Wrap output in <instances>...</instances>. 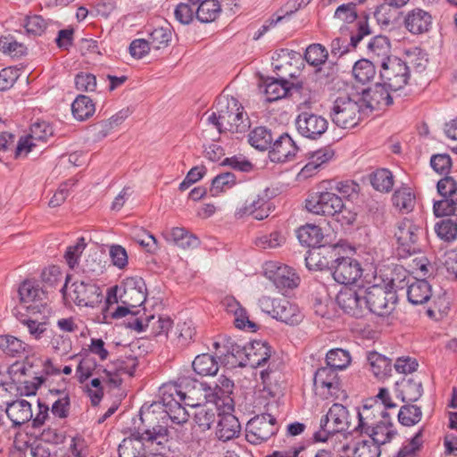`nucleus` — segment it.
<instances>
[{
	"label": "nucleus",
	"instance_id": "nucleus-44",
	"mask_svg": "<svg viewBox=\"0 0 457 457\" xmlns=\"http://www.w3.org/2000/svg\"><path fill=\"white\" fill-rule=\"evenodd\" d=\"M194 371L201 376H214L219 370L216 359L209 353L197 355L192 362Z\"/></svg>",
	"mask_w": 457,
	"mask_h": 457
},
{
	"label": "nucleus",
	"instance_id": "nucleus-18",
	"mask_svg": "<svg viewBox=\"0 0 457 457\" xmlns=\"http://www.w3.org/2000/svg\"><path fill=\"white\" fill-rule=\"evenodd\" d=\"M53 134L54 129L48 122L41 120L33 123L29 134L20 138L15 148V158L21 154L27 155L36 145V142H46Z\"/></svg>",
	"mask_w": 457,
	"mask_h": 457
},
{
	"label": "nucleus",
	"instance_id": "nucleus-22",
	"mask_svg": "<svg viewBox=\"0 0 457 457\" xmlns=\"http://www.w3.org/2000/svg\"><path fill=\"white\" fill-rule=\"evenodd\" d=\"M298 152V147L292 137L284 133L271 145L269 156L273 162H287L292 161Z\"/></svg>",
	"mask_w": 457,
	"mask_h": 457
},
{
	"label": "nucleus",
	"instance_id": "nucleus-38",
	"mask_svg": "<svg viewBox=\"0 0 457 457\" xmlns=\"http://www.w3.org/2000/svg\"><path fill=\"white\" fill-rule=\"evenodd\" d=\"M367 360L371 372L378 379L383 380L391 376V359L378 352H370L368 353Z\"/></svg>",
	"mask_w": 457,
	"mask_h": 457
},
{
	"label": "nucleus",
	"instance_id": "nucleus-41",
	"mask_svg": "<svg viewBox=\"0 0 457 457\" xmlns=\"http://www.w3.org/2000/svg\"><path fill=\"white\" fill-rule=\"evenodd\" d=\"M0 349L12 357H22L31 352L28 344L11 335L0 336Z\"/></svg>",
	"mask_w": 457,
	"mask_h": 457
},
{
	"label": "nucleus",
	"instance_id": "nucleus-32",
	"mask_svg": "<svg viewBox=\"0 0 457 457\" xmlns=\"http://www.w3.org/2000/svg\"><path fill=\"white\" fill-rule=\"evenodd\" d=\"M241 431V425L237 418L231 413L220 415L216 436L219 440L227 442L237 437Z\"/></svg>",
	"mask_w": 457,
	"mask_h": 457
},
{
	"label": "nucleus",
	"instance_id": "nucleus-4",
	"mask_svg": "<svg viewBox=\"0 0 457 457\" xmlns=\"http://www.w3.org/2000/svg\"><path fill=\"white\" fill-rule=\"evenodd\" d=\"M169 430L166 426L157 424L143 432L136 430L120 444L119 457H145L149 445H162L168 441Z\"/></svg>",
	"mask_w": 457,
	"mask_h": 457
},
{
	"label": "nucleus",
	"instance_id": "nucleus-27",
	"mask_svg": "<svg viewBox=\"0 0 457 457\" xmlns=\"http://www.w3.org/2000/svg\"><path fill=\"white\" fill-rule=\"evenodd\" d=\"M246 355V366L258 368L270 360L271 348L266 341L253 340L248 344Z\"/></svg>",
	"mask_w": 457,
	"mask_h": 457
},
{
	"label": "nucleus",
	"instance_id": "nucleus-49",
	"mask_svg": "<svg viewBox=\"0 0 457 457\" xmlns=\"http://www.w3.org/2000/svg\"><path fill=\"white\" fill-rule=\"evenodd\" d=\"M370 184L379 192H389L394 186V177L387 169H378L370 175Z\"/></svg>",
	"mask_w": 457,
	"mask_h": 457
},
{
	"label": "nucleus",
	"instance_id": "nucleus-34",
	"mask_svg": "<svg viewBox=\"0 0 457 457\" xmlns=\"http://www.w3.org/2000/svg\"><path fill=\"white\" fill-rule=\"evenodd\" d=\"M366 435L380 447L381 445L391 442L397 435V431L390 420V416L388 415V418H383L377 425L370 429L369 433Z\"/></svg>",
	"mask_w": 457,
	"mask_h": 457
},
{
	"label": "nucleus",
	"instance_id": "nucleus-64",
	"mask_svg": "<svg viewBox=\"0 0 457 457\" xmlns=\"http://www.w3.org/2000/svg\"><path fill=\"white\" fill-rule=\"evenodd\" d=\"M130 114V110L129 108H126L119 111L117 113L112 115L109 120L102 121L100 123V126L102 128L101 133H103V136H107L109 131L120 125Z\"/></svg>",
	"mask_w": 457,
	"mask_h": 457
},
{
	"label": "nucleus",
	"instance_id": "nucleus-36",
	"mask_svg": "<svg viewBox=\"0 0 457 457\" xmlns=\"http://www.w3.org/2000/svg\"><path fill=\"white\" fill-rule=\"evenodd\" d=\"M48 400H53L51 412L59 419H66L70 414L71 398L67 390L50 389Z\"/></svg>",
	"mask_w": 457,
	"mask_h": 457
},
{
	"label": "nucleus",
	"instance_id": "nucleus-62",
	"mask_svg": "<svg viewBox=\"0 0 457 457\" xmlns=\"http://www.w3.org/2000/svg\"><path fill=\"white\" fill-rule=\"evenodd\" d=\"M285 242V237L278 231L262 235L256 237L254 243L262 249H273L280 246Z\"/></svg>",
	"mask_w": 457,
	"mask_h": 457
},
{
	"label": "nucleus",
	"instance_id": "nucleus-56",
	"mask_svg": "<svg viewBox=\"0 0 457 457\" xmlns=\"http://www.w3.org/2000/svg\"><path fill=\"white\" fill-rule=\"evenodd\" d=\"M422 436H423V428H420L392 457H415L416 453L422 446V444H423Z\"/></svg>",
	"mask_w": 457,
	"mask_h": 457
},
{
	"label": "nucleus",
	"instance_id": "nucleus-15",
	"mask_svg": "<svg viewBox=\"0 0 457 457\" xmlns=\"http://www.w3.org/2000/svg\"><path fill=\"white\" fill-rule=\"evenodd\" d=\"M329 270L335 281L342 285L354 283L362 275L360 262L354 258L343 256L333 260Z\"/></svg>",
	"mask_w": 457,
	"mask_h": 457
},
{
	"label": "nucleus",
	"instance_id": "nucleus-16",
	"mask_svg": "<svg viewBox=\"0 0 457 457\" xmlns=\"http://www.w3.org/2000/svg\"><path fill=\"white\" fill-rule=\"evenodd\" d=\"M308 212L325 216H334L343 208L342 197L332 192H320L310 195L305 201Z\"/></svg>",
	"mask_w": 457,
	"mask_h": 457
},
{
	"label": "nucleus",
	"instance_id": "nucleus-55",
	"mask_svg": "<svg viewBox=\"0 0 457 457\" xmlns=\"http://www.w3.org/2000/svg\"><path fill=\"white\" fill-rule=\"evenodd\" d=\"M328 52L327 48L320 44L310 45L304 53V59L308 64L318 67L323 64L328 59Z\"/></svg>",
	"mask_w": 457,
	"mask_h": 457
},
{
	"label": "nucleus",
	"instance_id": "nucleus-63",
	"mask_svg": "<svg viewBox=\"0 0 457 457\" xmlns=\"http://www.w3.org/2000/svg\"><path fill=\"white\" fill-rule=\"evenodd\" d=\"M334 18L341 21L352 23L357 19L356 3L351 2L337 6Z\"/></svg>",
	"mask_w": 457,
	"mask_h": 457
},
{
	"label": "nucleus",
	"instance_id": "nucleus-43",
	"mask_svg": "<svg viewBox=\"0 0 457 457\" xmlns=\"http://www.w3.org/2000/svg\"><path fill=\"white\" fill-rule=\"evenodd\" d=\"M212 386L200 382L184 400V403L190 407H200L205 403H214L215 397L212 393Z\"/></svg>",
	"mask_w": 457,
	"mask_h": 457
},
{
	"label": "nucleus",
	"instance_id": "nucleus-57",
	"mask_svg": "<svg viewBox=\"0 0 457 457\" xmlns=\"http://www.w3.org/2000/svg\"><path fill=\"white\" fill-rule=\"evenodd\" d=\"M236 184L237 179L234 173H220L212 179L211 191L212 192V195H216L220 192L233 187Z\"/></svg>",
	"mask_w": 457,
	"mask_h": 457
},
{
	"label": "nucleus",
	"instance_id": "nucleus-58",
	"mask_svg": "<svg viewBox=\"0 0 457 457\" xmlns=\"http://www.w3.org/2000/svg\"><path fill=\"white\" fill-rule=\"evenodd\" d=\"M87 243L83 237L77 239L76 243L69 245L64 253V259L71 269H74L78 264L79 258L86 249Z\"/></svg>",
	"mask_w": 457,
	"mask_h": 457
},
{
	"label": "nucleus",
	"instance_id": "nucleus-28",
	"mask_svg": "<svg viewBox=\"0 0 457 457\" xmlns=\"http://www.w3.org/2000/svg\"><path fill=\"white\" fill-rule=\"evenodd\" d=\"M264 94L268 102H274L288 96L291 90L298 89L301 86L289 83L286 79L269 78L264 82Z\"/></svg>",
	"mask_w": 457,
	"mask_h": 457
},
{
	"label": "nucleus",
	"instance_id": "nucleus-59",
	"mask_svg": "<svg viewBox=\"0 0 457 457\" xmlns=\"http://www.w3.org/2000/svg\"><path fill=\"white\" fill-rule=\"evenodd\" d=\"M0 51L12 57H19L26 54V47L8 35L0 37Z\"/></svg>",
	"mask_w": 457,
	"mask_h": 457
},
{
	"label": "nucleus",
	"instance_id": "nucleus-3",
	"mask_svg": "<svg viewBox=\"0 0 457 457\" xmlns=\"http://www.w3.org/2000/svg\"><path fill=\"white\" fill-rule=\"evenodd\" d=\"M216 108L217 112L208 117V121L220 133H243L250 127L247 114L237 98L231 96L220 99Z\"/></svg>",
	"mask_w": 457,
	"mask_h": 457
},
{
	"label": "nucleus",
	"instance_id": "nucleus-37",
	"mask_svg": "<svg viewBox=\"0 0 457 457\" xmlns=\"http://www.w3.org/2000/svg\"><path fill=\"white\" fill-rule=\"evenodd\" d=\"M408 301L413 305L423 304L427 303L431 295V286L426 279H415L407 287Z\"/></svg>",
	"mask_w": 457,
	"mask_h": 457
},
{
	"label": "nucleus",
	"instance_id": "nucleus-26",
	"mask_svg": "<svg viewBox=\"0 0 457 457\" xmlns=\"http://www.w3.org/2000/svg\"><path fill=\"white\" fill-rule=\"evenodd\" d=\"M13 372L12 376V383L9 385V389H15L18 394L21 395H36L38 387L43 384L45 378L43 377H34L33 380H26L21 379V376H25L26 368L21 367L16 370H12L11 373Z\"/></svg>",
	"mask_w": 457,
	"mask_h": 457
},
{
	"label": "nucleus",
	"instance_id": "nucleus-48",
	"mask_svg": "<svg viewBox=\"0 0 457 457\" xmlns=\"http://www.w3.org/2000/svg\"><path fill=\"white\" fill-rule=\"evenodd\" d=\"M375 63L368 59L357 61L353 67L354 79L361 84H366L372 80L376 75Z\"/></svg>",
	"mask_w": 457,
	"mask_h": 457
},
{
	"label": "nucleus",
	"instance_id": "nucleus-33",
	"mask_svg": "<svg viewBox=\"0 0 457 457\" xmlns=\"http://www.w3.org/2000/svg\"><path fill=\"white\" fill-rule=\"evenodd\" d=\"M390 52L391 44L386 36L378 35L372 37L367 46L368 56L378 65L393 57L390 56Z\"/></svg>",
	"mask_w": 457,
	"mask_h": 457
},
{
	"label": "nucleus",
	"instance_id": "nucleus-54",
	"mask_svg": "<svg viewBox=\"0 0 457 457\" xmlns=\"http://www.w3.org/2000/svg\"><path fill=\"white\" fill-rule=\"evenodd\" d=\"M327 365L336 371L345 369L351 362L350 353L343 349L337 348L328 352L326 355Z\"/></svg>",
	"mask_w": 457,
	"mask_h": 457
},
{
	"label": "nucleus",
	"instance_id": "nucleus-39",
	"mask_svg": "<svg viewBox=\"0 0 457 457\" xmlns=\"http://www.w3.org/2000/svg\"><path fill=\"white\" fill-rule=\"evenodd\" d=\"M296 236L302 245L312 248L322 246L324 236L317 225L307 223L300 227L296 230Z\"/></svg>",
	"mask_w": 457,
	"mask_h": 457
},
{
	"label": "nucleus",
	"instance_id": "nucleus-40",
	"mask_svg": "<svg viewBox=\"0 0 457 457\" xmlns=\"http://www.w3.org/2000/svg\"><path fill=\"white\" fill-rule=\"evenodd\" d=\"M275 319L288 324L296 325L302 320L298 307L285 298H278L276 305Z\"/></svg>",
	"mask_w": 457,
	"mask_h": 457
},
{
	"label": "nucleus",
	"instance_id": "nucleus-10",
	"mask_svg": "<svg viewBox=\"0 0 457 457\" xmlns=\"http://www.w3.org/2000/svg\"><path fill=\"white\" fill-rule=\"evenodd\" d=\"M278 431L275 417L270 413H262L252 418L246 424L245 439L252 445H261Z\"/></svg>",
	"mask_w": 457,
	"mask_h": 457
},
{
	"label": "nucleus",
	"instance_id": "nucleus-17",
	"mask_svg": "<svg viewBox=\"0 0 457 457\" xmlns=\"http://www.w3.org/2000/svg\"><path fill=\"white\" fill-rule=\"evenodd\" d=\"M295 126L301 136L316 140L328 130V122L327 119L321 115L310 112H303L297 115Z\"/></svg>",
	"mask_w": 457,
	"mask_h": 457
},
{
	"label": "nucleus",
	"instance_id": "nucleus-29",
	"mask_svg": "<svg viewBox=\"0 0 457 457\" xmlns=\"http://www.w3.org/2000/svg\"><path fill=\"white\" fill-rule=\"evenodd\" d=\"M162 235L166 241L183 249L196 248L200 245L199 238L185 228L175 227L166 230Z\"/></svg>",
	"mask_w": 457,
	"mask_h": 457
},
{
	"label": "nucleus",
	"instance_id": "nucleus-1",
	"mask_svg": "<svg viewBox=\"0 0 457 457\" xmlns=\"http://www.w3.org/2000/svg\"><path fill=\"white\" fill-rule=\"evenodd\" d=\"M119 292V300L122 305L112 312L113 319L127 317V327L138 333L145 331L154 315H147L141 308L146 300V286L140 277L127 278L120 287H115Z\"/></svg>",
	"mask_w": 457,
	"mask_h": 457
},
{
	"label": "nucleus",
	"instance_id": "nucleus-25",
	"mask_svg": "<svg viewBox=\"0 0 457 457\" xmlns=\"http://www.w3.org/2000/svg\"><path fill=\"white\" fill-rule=\"evenodd\" d=\"M213 347L216 350L222 348L219 351L220 356L232 357L235 359L234 363L242 367L246 366L248 344L243 345L231 338H223L222 342H214Z\"/></svg>",
	"mask_w": 457,
	"mask_h": 457
},
{
	"label": "nucleus",
	"instance_id": "nucleus-47",
	"mask_svg": "<svg viewBox=\"0 0 457 457\" xmlns=\"http://www.w3.org/2000/svg\"><path fill=\"white\" fill-rule=\"evenodd\" d=\"M221 11L218 0H204L195 10L196 19L203 23H209L216 20Z\"/></svg>",
	"mask_w": 457,
	"mask_h": 457
},
{
	"label": "nucleus",
	"instance_id": "nucleus-11",
	"mask_svg": "<svg viewBox=\"0 0 457 457\" xmlns=\"http://www.w3.org/2000/svg\"><path fill=\"white\" fill-rule=\"evenodd\" d=\"M19 295L29 313L35 315L48 312L46 292L37 282L31 280L22 282L19 287Z\"/></svg>",
	"mask_w": 457,
	"mask_h": 457
},
{
	"label": "nucleus",
	"instance_id": "nucleus-7",
	"mask_svg": "<svg viewBox=\"0 0 457 457\" xmlns=\"http://www.w3.org/2000/svg\"><path fill=\"white\" fill-rule=\"evenodd\" d=\"M71 279V277L67 275L61 291L63 295H69L78 306L94 308L102 303V291L92 279L77 278L69 287Z\"/></svg>",
	"mask_w": 457,
	"mask_h": 457
},
{
	"label": "nucleus",
	"instance_id": "nucleus-21",
	"mask_svg": "<svg viewBox=\"0 0 457 457\" xmlns=\"http://www.w3.org/2000/svg\"><path fill=\"white\" fill-rule=\"evenodd\" d=\"M270 210L271 207L267 194L264 193L247 199L242 206L236 210L235 214L237 218L253 216L257 220H262L270 215Z\"/></svg>",
	"mask_w": 457,
	"mask_h": 457
},
{
	"label": "nucleus",
	"instance_id": "nucleus-31",
	"mask_svg": "<svg viewBox=\"0 0 457 457\" xmlns=\"http://www.w3.org/2000/svg\"><path fill=\"white\" fill-rule=\"evenodd\" d=\"M5 412L14 427L30 421L33 417L31 404L24 399L8 403Z\"/></svg>",
	"mask_w": 457,
	"mask_h": 457
},
{
	"label": "nucleus",
	"instance_id": "nucleus-53",
	"mask_svg": "<svg viewBox=\"0 0 457 457\" xmlns=\"http://www.w3.org/2000/svg\"><path fill=\"white\" fill-rule=\"evenodd\" d=\"M393 204L400 211L411 212L415 204V196L411 188L402 187L397 189L392 196Z\"/></svg>",
	"mask_w": 457,
	"mask_h": 457
},
{
	"label": "nucleus",
	"instance_id": "nucleus-5",
	"mask_svg": "<svg viewBox=\"0 0 457 457\" xmlns=\"http://www.w3.org/2000/svg\"><path fill=\"white\" fill-rule=\"evenodd\" d=\"M353 418L348 409L341 403H334L328 409L327 414L320 420V429L313 433L314 442H326L328 437L337 433L346 432L355 435L353 430Z\"/></svg>",
	"mask_w": 457,
	"mask_h": 457
},
{
	"label": "nucleus",
	"instance_id": "nucleus-60",
	"mask_svg": "<svg viewBox=\"0 0 457 457\" xmlns=\"http://www.w3.org/2000/svg\"><path fill=\"white\" fill-rule=\"evenodd\" d=\"M380 454V447L370 439L356 443L353 453V457H379Z\"/></svg>",
	"mask_w": 457,
	"mask_h": 457
},
{
	"label": "nucleus",
	"instance_id": "nucleus-9",
	"mask_svg": "<svg viewBox=\"0 0 457 457\" xmlns=\"http://www.w3.org/2000/svg\"><path fill=\"white\" fill-rule=\"evenodd\" d=\"M379 66L380 79L390 90H400L408 84L411 72L405 61L393 56L386 62H382Z\"/></svg>",
	"mask_w": 457,
	"mask_h": 457
},
{
	"label": "nucleus",
	"instance_id": "nucleus-12",
	"mask_svg": "<svg viewBox=\"0 0 457 457\" xmlns=\"http://www.w3.org/2000/svg\"><path fill=\"white\" fill-rule=\"evenodd\" d=\"M360 106L349 97L335 100L330 112L332 121L342 129H351L358 124Z\"/></svg>",
	"mask_w": 457,
	"mask_h": 457
},
{
	"label": "nucleus",
	"instance_id": "nucleus-35",
	"mask_svg": "<svg viewBox=\"0 0 457 457\" xmlns=\"http://www.w3.org/2000/svg\"><path fill=\"white\" fill-rule=\"evenodd\" d=\"M20 322L28 328L29 335L36 340L41 339L48 329V319L46 313L32 315L22 314Z\"/></svg>",
	"mask_w": 457,
	"mask_h": 457
},
{
	"label": "nucleus",
	"instance_id": "nucleus-50",
	"mask_svg": "<svg viewBox=\"0 0 457 457\" xmlns=\"http://www.w3.org/2000/svg\"><path fill=\"white\" fill-rule=\"evenodd\" d=\"M172 39V30L170 25L153 29L148 35V40L153 49L166 48Z\"/></svg>",
	"mask_w": 457,
	"mask_h": 457
},
{
	"label": "nucleus",
	"instance_id": "nucleus-24",
	"mask_svg": "<svg viewBox=\"0 0 457 457\" xmlns=\"http://www.w3.org/2000/svg\"><path fill=\"white\" fill-rule=\"evenodd\" d=\"M395 392L403 402H416L423 395L422 380L419 376L403 378L395 383Z\"/></svg>",
	"mask_w": 457,
	"mask_h": 457
},
{
	"label": "nucleus",
	"instance_id": "nucleus-6",
	"mask_svg": "<svg viewBox=\"0 0 457 457\" xmlns=\"http://www.w3.org/2000/svg\"><path fill=\"white\" fill-rule=\"evenodd\" d=\"M425 231L420 222L403 218L395 224L394 237L402 257H408L421 251Z\"/></svg>",
	"mask_w": 457,
	"mask_h": 457
},
{
	"label": "nucleus",
	"instance_id": "nucleus-61",
	"mask_svg": "<svg viewBox=\"0 0 457 457\" xmlns=\"http://www.w3.org/2000/svg\"><path fill=\"white\" fill-rule=\"evenodd\" d=\"M196 408L197 410L194 414V420L202 431H205L209 429L215 421V411L206 406Z\"/></svg>",
	"mask_w": 457,
	"mask_h": 457
},
{
	"label": "nucleus",
	"instance_id": "nucleus-46",
	"mask_svg": "<svg viewBox=\"0 0 457 457\" xmlns=\"http://www.w3.org/2000/svg\"><path fill=\"white\" fill-rule=\"evenodd\" d=\"M249 144L260 151L270 149L273 143L271 131L265 127H257L248 135Z\"/></svg>",
	"mask_w": 457,
	"mask_h": 457
},
{
	"label": "nucleus",
	"instance_id": "nucleus-30",
	"mask_svg": "<svg viewBox=\"0 0 457 457\" xmlns=\"http://www.w3.org/2000/svg\"><path fill=\"white\" fill-rule=\"evenodd\" d=\"M390 90L383 82L377 83L374 88L363 91V99L367 102V107L378 109L381 106H389L393 104V98L388 92Z\"/></svg>",
	"mask_w": 457,
	"mask_h": 457
},
{
	"label": "nucleus",
	"instance_id": "nucleus-52",
	"mask_svg": "<svg viewBox=\"0 0 457 457\" xmlns=\"http://www.w3.org/2000/svg\"><path fill=\"white\" fill-rule=\"evenodd\" d=\"M200 381L190 377V376H179L175 383H170L167 385H163L162 386H173L175 387L177 393H175V397H178L179 401H183L189 395L188 392H191L195 389L196 385H198Z\"/></svg>",
	"mask_w": 457,
	"mask_h": 457
},
{
	"label": "nucleus",
	"instance_id": "nucleus-42",
	"mask_svg": "<svg viewBox=\"0 0 457 457\" xmlns=\"http://www.w3.org/2000/svg\"><path fill=\"white\" fill-rule=\"evenodd\" d=\"M233 380L226 377L225 375H221L218 378V382L215 383L214 386H212V393L215 397L214 404L216 406H219L220 404L230 405L233 402L230 397V395L233 393Z\"/></svg>",
	"mask_w": 457,
	"mask_h": 457
},
{
	"label": "nucleus",
	"instance_id": "nucleus-2",
	"mask_svg": "<svg viewBox=\"0 0 457 457\" xmlns=\"http://www.w3.org/2000/svg\"><path fill=\"white\" fill-rule=\"evenodd\" d=\"M436 187L443 199L434 202V214L448 218L436 223L435 232L440 239L452 242L457 237V181L446 176L437 182Z\"/></svg>",
	"mask_w": 457,
	"mask_h": 457
},
{
	"label": "nucleus",
	"instance_id": "nucleus-51",
	"mask_svg": "<svg viewBox=\"0 0 457 457\" xmlns=\"http://www.w3.org/2000/svg\"><path fill=\"white\" fill-rule=\"evenodd\" d=\"M397 417L402 425L411 427L420 421L422 411L420 407L417 405L405 404L400 408Z\"/></svg>",
	"mask_w": 457,
	"mask_h": 457
},
{
	"label": "nucleus",
	"instance_id": "nucleus-45",
	"mask_svg": "<svg viewBox=\"0 0 457 457\" xmlns=\"http://www.w3.org/2000/svg\"><path fill=\"white\" fill-rule=\"evenodd\" d=\"M72 114L78 120H85L91 117L96 111L92 99L85 95H79L71 104Z\"/></svg>",
	"mask_w": 457,
	"mask_h": 457
},
{
	"label": "nucleus",
	"instance_id": "nucleus-8",
	"mask_svg": "<svg viewBox=\"0 0 457 457\" xmlns=\"http://www.w3.org/2000/svg\"><path fill=\"white\" fill-rule=\"evenodd\" d=\"M364 296L367 312H370L378 316L390 314L397 301L395 291L380 285H372L364 288Z\"/></svg>",
	"mask_w": 457,
	"mask_h": 457
},
{
	"label": "nucleus",
	"instance_id": "nucleus-19",
	"mask_svg": "<svg viewBox=\"0 0 457 457\" xmlns=\"http://www.w3.org/2000/svg\"><path fill=\"white\" fill-rule=\"evenodd\" d=\"M159 392L161 403L170 420L179 425L186 423L188 420L189 413L181 404L182 401L175 397V393H177L175 387L161 386Z\"/></svg>",
	"mask_w": 457,
	"mask_h": 457
},
{
	"label": "nucleus",
	"instance_id": "nucleus-14",
	"mask_svg": "<svg viewBox=\"0 0 457 457\" xmlns=\"http://www.w3.org/2000/svg\"><path fill=\"white\" fill-rule=\"evenodd\" d=\"M388 413L377 402L370 405L364 404L355 411L353 420L356 421V424H353V430L355 431V435H365L383 418H388Z\"/></svg>",
	"mask_w": 457,
	"mask_h": 457
},
{
	"label": "nucleus",
	"instance_id": "nucleus-13",
	"mask_svg": "<svg viewBox=\"0 0 457 457\" xmlns=\"http://www.w3.org/2000/svg\"><path fill=\"white\" fill-rule=\"evenodd\" d=\"M337 303L343 312L354 318H362L367 314L364 288H342L337 295Z\"/></svg>",
	"mask_w": 457,
	"mask_h": 457
},
{
	"label": "nucleus",
	"instance_id": "nucleus-23",
	"mask_svg": "<svg viewBox=\"0 0 457 457\" xmlns=\"http://www.w3.org/2000/svg\"><path fill=\"white\" fill-rule=\"evenodd\" d=\"M406 29L413 35L428 32L432 27L431 14L420 8H415L408 12L404 18Z\"/></svg>",
	"mask_w": 457,
	"mask_h": 457
},
{
	"label": "nucleus",
	"instance_id": "nucleus-20",
	"mask_svg": "<svg viewBox=\"0 0 457 457\" xmlns=\"http://www.w3.org/2000/svg\"><path fill=\"white\" fill-rule=\"evenodd\" d=\"M265 276L281 292L296 287L299 284V277L295 270L287 265L268 264L265 268Z\"/></svg>",
	"mask_w": 457,
	"mask_h": 457
}]
</instances>
